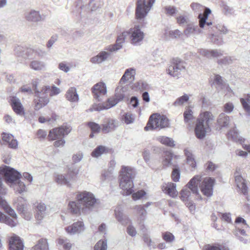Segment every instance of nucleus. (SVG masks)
I'll return each instance as SVG.
<instances>
[{
  "mask_svg": "<svg viewBox=\"0 0 250 250\" xmlns=\"http://www.w3.org/2000/svg\"><path fill=\"white\" fill-rule=\"evenodd\" d=\"M155 0H137L135 10L136 18L142 20L148 14L153 6Z\"/></svg>",
  "mask_w": 250,
  "mask_h": 250,
  "instance_id": "6",
  "label": "nucleus"
},
{
  "mask_svg": "<svg viewBox=\"0 0 250 250\" xmlns=\"http://www.w3.org/2000/svg\"><path fill=\"white\" fill-rule=\"evenodd\" d=\"M177 22L181 26L185 24L188 25L190 21L189 20L188 17L187 15L185 14H180L176 17Z\"/></svg>",
  "mask_w": 250,
  "mask_h": 250,
  "instance_id": "48",
  "label": "nucleus"
},
{
  "mask_svg": "<svg viewBox=\"0 0 250 250\" xmlns=\"http://www.w3.org/2000/svg\"><path fill=\"white\" fill-rule=\"evenodd\" d=\"M166 14L168 16H174L177 13L178 10L173 6H167L165 8Z\"/></svg>",
  "mask_w": 250,
  "mask_h": 250,
  "instance_id": "55",
  "label": "nucleus"
},
{
  "mask_svg": "<svg viewBox=\"0 0 250 250\" xmlns=\"http://www.w3.org/2000/svg\"><path fill=\"white\" fill-rule=\"evenodd\" d=\"M31 250H48V245L46 239H40L39 240Z\"/></svg>",
  "mask_w": 250,
  "mask_h": 250,
  "instance_id": "40",
  "label": "nucleus"
},
{
  "mask_svg": "<svg viewBox=\"0 0 250 250\" xmlns=\"http://www.w3.org/2000/svg\"><path fill=\"white\" fill-rule=\"evenodd\" d=\"M229 116L224 113H222L218 116L217 120V129L220 130L223 127L227 126L229 123Z\"/></svg>",
  "mask_w": 250,
  "mask_h": 250,
  "instance_id": "32",
  "label": "nucleus"
},
{
  "mask_svg": "<svg viewBox=\"0 0 250 250\" xmlns=\"http://www.w3.org/2000/svg\"><path fill=\"white\" fill-rule=\"evenodd\" d=\"M171 177L174 182H178L180 177V171L179 168H175L173 169L172 174Z\"/></svg>",
  "mask_w": 250,
  "mask_h": 250,
  "instance_id": "59",
  "label": "nucleus"
},
{
  "mask_svg": "<svg viewBox=\"0 0 250 250\" xmlns=\"http://www.w3.org/2000/svg\"><path fill=\"white\" fill-rule=\"evenodd\" d=\"M115 215L116 219L122 225H126L131 221L127 216L123 214V208L121 206H118L116 208Z\"/></svg>",
  "mask_w": 250,
  "mask_h": 250,
  "instance_id": "27",
  "label": "nucleus"
},
{
  "mask_svg": "<svg viewBox=\"0 0 250 250\" xmlns=\"http://www.w3.org/2000/svg\"><path fill=\"white\" fill-rule=\"evenodd\" d=\"M128 35V31L122 32L118 36L116 43L106 46L105 48V50L109 52H113L120 49L123 46V43L125 42L127 36Z\"/></svg>",
  "mask_w": 250,
  "mask_h": 250,
  "instance_id": "13",
  "label": "nucleus"
},
{
  "mask_svg": "<svg viewBox=\"0 0 250 250\" xmlns=\"http://www.w3.org/2000/svg\"><path fill=\"white\" fill-rule=\"evenodd\" d=\"M110 56V53L106 51H102L96 56L90 59V62L94 64H100L106 61Z\"/></svg>",
  "mask_w": 250,
  "mask_h": 250,
  "instance_id": "29",
  "label": "nucleus"
},
{
  "mask_svg": "<svg viewBox=\"0 0 250 250\" xmlns=\"http://www.w3.org/2000/svg\"><path fill=\"white\" fill-rule=\"evenodd\" d=\"M135 74V70L133 68H130L126 69L124 74L122 77L120 81V83H125L128 81H132L134 79Z\"/></svg>",
  "mask_w": 250,
  "mask_h": 250,
  "instance_id": "36",
  "label": "nucleus"
},
{
  "mask_svg": "<svg viewBox=\"0 0 250 250\" xmlns=\"http://www.w3.org/2000/svg\"><path fill=\"white\" fill-rule=\"evenodd\" d=\"M83 156V155L82 152H78L73 156L72 160L75 163H78L82 160Z\"/></svg>",
  "mask_w": 250,
  "mask_h": 250,
  "instance_id": "64",
  "label": "nucleus"
},
{
  "mask_svg": "<svg viewBox=\"0 0 250 250\" xmlns=\"http://www.w3.org/2000/svg\"><path fill=\"white\" fill-rule=\"evenodd\" d=\"M0 207L2 208L11 217L17 218V215L14 209L9 206L2 197L0 198Z\"/></svg>",
  "mask_w": 250,
  "mask_h": 250,
  "instance_id": "37",
  "label": "nucleus"
},
{
  "mask_svg": "<svg viewBox=\"0 0 250 250\" xmlns=\"http://www.w3.org/2000/svg\"><path fill=\"white\" fill-rule=\"evenodd\" d=\"M23 243L20 237L17 235H14L9 238V250H23Z\"/></svg>",
  "mask_w": 250,
  "mask_h": 250,
  "instance_id": "19",
  "label": "nucleus"
},
{
  "mask_svg": "<svg viewBox=\"0 0 250 250\" xmlns=\"http://www.w3.org/2000/svg\"><path fill=\"white\" fill-rule=\"evenodd\" d=\"M189 98V96L187 94H184L176 100L173 103V105L175 106L183 105L184 103L188 101Z\"/></svg>",
  "mask_w": 250,
  "mask_h": 250,
  "instance_id": "52",
  "label": "nucleus"
},
{
  "mask_svg": "<svg viewBox=\"0 0 250 250\" xmlns=\"http://www.w3.org/2000/svg\"><path fill=\"white\" fill-rule=\"evenodd\" d=\"M215 183L214 178L197 175L194 176L188 183V188L193 193H198V186L202 193L207 197H210L213 194V187Z\"/></svg>",
  "mask_w": 250,
  "mask_h": 250,
  "instance_id": "2",
  "label": "nucleus"
},
{
  "mask_svg": "<svg viewBox=\"0 0 250 250\" xmlns=\"http://www.w3.org/2000/svg\"><path fill=\"white\" fill-rule=\"evenodd\" d=\"M136 84L138 88L141 90H147L149 87L146 82L142 81L138 82Z\"/></svg>",
  "mask_w": 250,
  "mask_h": 250,
  "instance_id": "62",
  "label": "nucleus"
},
{
  "mask_svg": "<svg viewBox=\"0 0 250 250\" xmlns=\"http://www.w3.org/2000/svg\"><path fill=\"white\" fill-rule=\"evenodd\" d=\"M128 32L131 44L139 45L142 43L145 38V33L141 30L139 25H135L130 28Z\"/></svg>",
  "mask_w": 250,
  "mask_h": 250,
  "instance_id": "10",
  "label": "nucleus"
},
{
  "mask_svg": "<svg viewBox=\"0 0 250 250\" xmlns=\"http://www.w3.org/2000/svg\"><path fill=\"white\" fill-rule=\"evenodd\" d=\"M65 98L70 102H78L79 101V96L77 89L74 87H70L66 92Z\"/></svg>",
  "mask_w": 250,
  "mask_h": 250,
  "instance_id": "31",
  "label": "nucleus"
},
{
  "mask_svg": "<svg viewBox=\"0 0 250 250\" xmlns=\"http://www.w3.org/2000/svg\"><path fill=\"white\" fill-rule=\"evenodd\" d=\"M0 223L5 224L11 227H14L18 223L17 218L10 217L0 211Z\"/></svg>",
  "mask_w": 250,
  "mask_h": 250,
  "instance_id": "33",
  "label": "nucleus"
},
{
  "mask_svg": "<svg viewBox=\"0 0 250 250\" xmlns=\"http://www.w3.org/2000/svg\"><path fill=\"white\" fill-rule=\"evenodd\" d=\"M186 69V62L181 59L176 58L172 60V64L167 70V73L173 77L178 78L181 73Z\"/></svg>",
  "mask_w": 250,
  "mask_h": 250,
  "instance_id": "7",
  "label": "nucleus"
},
{
  "mask_svg": "<svg viewBox=\"0 0 250 250\" xmlns=\"http://www.w3.org/2000/svg\"><path fill=\"white\" fill-rule=\"evenodd\" d=\"M107 242L106 240L99 241L94 247V250H106Z\"/></svg>",
  "mask_w": 250,
  "mask_h": 250,
  "instance_id": "54",
  "label": "nucleus"
},
{
  "mask_svg": "<svg viewBox=\"0 0 250 250\" xmlns=\"http://www.w3.org/2000/svg\"><path fill=\"white\" fill-rule=\"evenodd\" d=\"M169 120L165 115L154 114L151 115L145 130L148 131L153 129L163 128L169 126Z\"/></svg>",
  "mask_w": 250,
  "mask_h": 250,
  "instance_id": "5",
  "label": "nucleus"
},
{
  "mask_svg": "<svg viewBox=\"0 0 250 250\" xmlns=\"http://www.w3.org/2000/svg\"><path fill=\"white\" fill-rule=\"evenodd\" d=\"M124 120L125 123L127 125L131 124L133 123L134 121V116L131 113H127L124 116Z\"/></svg>",
  "mask_w": 250,
  "mask_h": 250,
  "instance_id": "58",
  "label": "nucleus"
},
{
  "mask_svg": "<svg viewBox=\"0 0 250 250\" xmlns=\"http://www.w3.org/2000/svg\"><path fill=\"white\" fill-rule=\"evenodd\" d=\"M235 182L237 188L241 191L244 194H246L248 191V187L244 180L242 177L239 175L238 171L235 173Z\"/></svg>",
  "mask_w": 250,
  "mask_h": 250,
  "instance_id": "30",
  "label": "nucleus"
},
{
  "mask_svg": "<svg viewBox=\"0 0 250 250\" xmlns=\"http://www.w3.org/2000/svg\"><path fill=\"white\" fill-rule=\"evenodd\" d=\"M162 189L164 193L171 197H175L178 195L176 184L171 182L164 183L162 186Z\"/></svg>",
  "mask_w": 250,
  "mask_h": 250,
  "instance_id": "24",
  "label": "nucleus"
},
{
  "mask_svg": "<svg viewBox=\"0 0 250 250\" xmlns=\"http://www.w3.org/2000/svg\"><path fill=\"white\" fill-rule=\"evenodd\" d=\"M135 170L130 167L122 166L120 174V187L124 191L123 194L128 195L133 191V179Z\"/></svg>",
  "mask_w": 250,
  "mask_h": 250,
  "instance_id": "3",
  "label": "nucleus"
},
{
  "mask_svg": "<svg viewBox=\"0 0 250 250\" xmlns=\"http://www.w3.org/2000/svg\"><path fill=\"white\" fill-rule=\"evenodd\" d=\"M88 125L92 131V133L90 135V137L91 138H92L94 136V133H98L101 129H102L98 124L94 122L88 123Z\"/></svg>",
  "mask_w": 250,
  "mask_h": 250,
  "instance_id": "51",
  "label": "nucleus"
},
{
  "mask_svg": "<svg viewBox=\"0 0 250 250\" xmlns=\"http://www.w3.org/2000/svg\"><path fill=\"white\" fill-rule=\"evenodd\" d=\"M118 126L117 121L112 119H105L102 124V130L105 133L114 130Z\"/></svg>",
  "mask_w": 250,
  "mask_h": 250,
  "instance_id": "22",
  "label": "nucleus"
},
{
  "mask_svg": "<svg viewBox=\"0 0 250 250\" xmlns=\"http://www.w3.org/2000/svg\"><path fill=\"white\" fill-rule=\"evenodd\" d=\"M173 157V154L170 151H165L163 153V164L164 166L167 167L171 164V160Z\"/></svg>",
  "mask_w": 250,
  "mask_h": 250,
  "instance_id": "46",
  "label": "nucleus"
},
{
  "mask_svg": "<svg viewBox=\"0 0 250 250\" xmlns=\"http://www.w3.org/2000/svg\"><path fill=\"white\" fill-rule=\"evenodd\" d=\"M134 209L136 211V214L138 216V219L140 221H143L146 219L147 214L146 210L144 207L141 205L136 206Z\"/></svg>",
  "mask_w": 250,
  "mask_h": 250,
  "instance_id": "45",
  "label": "nucleus"
},
{
  "mask_svg": "<svg viewBox=\"0 0 250 250\" xmlns=\"http://www.w3.org/2000/svg\"><path fill=\"white\" fill-rule=\"evenodd\" d=\"M146 194V193L144 190H140L132 194V198L134 200H139L144 196Z\"/></svg>",
  "mask_w": 250,
  "mask_h": 250,
  "instance_id": "60",
  "label": "nucleus"
},
{
  "mask_svg": "<svg viewBox=\"0 0 250 250\" xmlns=\"http://www.w3.org/2000/svg\"><path fill=\"white\" fill-rule=\"evenodd\" d=\"M211 130L210 127L204 124L197 120L195 127V134L199 139H203L207 134Z\"/></svg>",
  "mask_w": 250,
  "mask_h": 250,
  "instance_id": "16",
  "label": "nucleus"
},
{
  "mask_svg": "<svg viewBox=\"0 0 250 250\" xmlns=\"http://www.w3.org/2000/svg\"><path fill=\"white\" fill-rule=\"evenodd\" d=\"M130 86L128 84L124 83H120L116 88L115 96L118 97L119 99H124L126 96L128 94Z\"/></svg>",
  "mask_w": 250,
  "mask_h": 250,
  "instance_id": "28",
  "label": "nucleus"
},
{
  "mask_svg": "<svg viewBox=\"0 0 250 250\" xmlns=\"http://www.w3.org/2000/svg\"><path fill=\"white\" fill-rule=\"evenodd\" d=\"M71 127L68 125H63L59 127L54 128L49 131L48 139L50 141L56 140L68 135L71 131Z\"/></svg>",
  "mask_w": 250,
  "mask_h": 250,
  "instance_id": "9",
  "label": "nucleus"
},
{
  "mask_svg": "<svg viewBox=\"0 0 250 250\" xmlns=\"http://www.w3.org/2000/svg\"><path fill=\"white\" fill-rule=\"evenodd\" d=\"M10 187L13 188L16 192L20 194L26 191V186L24 183L20 180H19L14 184H11Z\"/></svg>",
  "mask_w": 250,
  "mask_h": 250,
  "instance_id": "41",
  "label": "nucleus"
},
{
  "mask_svg": "<svg viewBox=\"0 0 250 250\" xmlns=\"http://www.w3.org/2000/svg\"><path fill=\"white\" fill-rule=\"evenodd\" d=\"M75 199V201L69 202L68 208L71 213L77 216L89 214L99 204V200L93 193L85 190L77 192Z\"/></svg>",
  "mask_w": 250,
  "mask_h": 250,
  "instance_id": "1",
  "label": "nucleus"
},
{
  "mask_svg": "<svg viewBox=\"0 0 250 250\" xmlns=\"http://www.w3.org/2000/svg\"><path fill=\"white\" fill-rule=\"evenodd\" d=\"M94 98L98 101L102 100V97L107 93L106 86L105 83L100 82L95 84L92 88Z\"/></svg>",
  "mask_w": 250,
  "mask_h": 250,
  "instance_id": "15",
  "label": "nucleus"
},
{
  "mask_svg": "<svg viewBox=\"0 0 250 250\" xmlns=\"http://www.w3.org/2000/svg\"><path fill=\"white\" fill-rule=\"evenodd\" d=\"M205 250H229L227 247L222 245H208Z\"/></svg>",
  "mask_w": 250,
  "mask_h": 250,
  "instance_id": "56",
  "label": "nucleus"
},
{
  "mask_svg": "<svg viewBox=\"0 0 250 250\" xmlns=\"http://www.w3.org/2000/svg\"><path fill=\"white\" fill-rule=\"evenodd\" d=\"M184 153L186 156V160L188 164L191 167L195 168L196 166V163L191 150L188 148H185L184 149Z\"/></svg>",
  "mask_w": 250,
  "mask_h": 250,
  "instance_id": "38",
  "label": "nucleus"
},
{
  "mask_svg": "<svg viewBox=\"0 0 250 250\" xmlns=\"http://www.w3.org/2000/svg\"><path fill=\"white\" fill-rule=\"evenodd\" d=\"M214 119V116L211 112L209 111H204L200 114L197 120L204 124L207 126L210 127Z\"/></svg>",
  "mask_w": 250,
  "mask_h": 250,
  "instance_id": "25",
  "label": "nucleus"
},
{
  "mask_svg": "<svg viewBox=\"0 0 250 250\" xmlns=\"http://www.w3.org/2000/svg\"><path fill=\"white\" fill-rule=\"evenodd\" d=\"M163 239L168 243L172 242L174 239V235L169 232H166L163 234Z\"/></svg>",
  "mask_w": 250,
  "mask_h": 250,
  "instance_id": "61",
  "label": "nucleus"
},
{
  "mask_svg": "<svg viewBox=\"0 0 250 250\" xmlns=\"http://www.w3.org/2000/svg\"><path fill=\"white\" fill-rule=\"evenodd\" d=\"M184 121L186 123L190 124L192 121L194 119L193 112L192 109L189 107H186L184 112Z\"/></svg>",
  "mask_w": 250,
  "mask_h": 250,
  "instance_id": "44",
  "label": "nucleus"
},
{
  "mask_svg": "<svg viewBox=\"0 0 250 250\" xmlns=\"http://www.w3.org/2000/svg\"><path fill=\"white\" fill-rule=\"evenodd\" d=\"M144 240L145 242L147 245V246L150 248V249H154L155 248V245L152 241L149 236L147 235H145L144 236Z\"/></svg>",
  "mask_w": 250,
  "mask_h": 250,
  "instance_id": "63",
  "label": "nucleus"
},
{
  "mask_svg": "<svg viewBox=\"0 0 250 250\" xmlns=\"http://www.w3.org/2000/svg\"><path fill=\"white\" fill-rule=\"evenodd\" d=\"M23 199L21 197L18 198V202L16 203L18 211L21 216L26 220H30L32 218V213L27 208V206L25 203H22Z\"/></svg>",
  "mask_w": 250,
  "mask_h": 250,
  "instance_id": "12",
  "label": "nucleus"
},
{
  "mask_svg": "<svg viewBox=\"0 0 250 250\" xmlns=\"http://www.w3.org/2000/svg\"><path fill=\"white\" fill-rule=\"evenodd\" d=\"M182 34V32L178 29H175L174 30H170L166 31L165 35L166 37L169 38L174 39L178 38L180 37Z\"/></svg>",
  "mask_w": 250,
  "mask_h": 250,
  "instance_id": "49",
  "label": "nucleus"
},
{
  "mask_svg": "<svg viewBox=\"0 0 250 250\" xmlns=\"http://www.w3.org/2000/svg\"><path fill=\"white\" fill-rule=\"evenodd\" d=\"M202 32V30L193 22L188 23L184 31V34L187 37H193L195 38L196 35Z\"/></svg>",
  "mask_w": 250,
  "mask_h": 250,
  "instance_id": "18",
  "label": "nucleus"
},
{
  "mask_svg": "<svg viewBox=\"0 0 250 250\" xmlns=\"http://www.w3.org/2000/svg\"><path fill=\"white\" fill-rule=\"evenodd\" d=\"M78 174L77 171L70 170L66 174L55 173L54 174L55 181L59 185L70 186V182L74 176Z\"/></svg>",
  "mask_w": 250,
  "mask_h": 250,
  "instance_id": "11",
  "label": "nucleus"
},
{
  "mask_svg": "<svg viewBox=\"0 0 250 250\" xmlns=\"http://www.w3.org/2000/svg\"><path fill=\"white\" fill-rule=\"evenodd\" d=\"M25 19L28 22L37 23L44 20L43 16L39 11L31 9L27 11L24 14Z\"/></svg>",
  "mask_w": 250,
  "mask_h": 250,
  "instance_id": "17",
  "label": "nucleus"
},
{
  "mask_svg": "<svg viewBox=\"0 0 250 250\" xmlns=\"http://www.w3.org/2000/svg\"><path fill=\"white\" fill-rule=\"evenodd\" d=\"M58 68L60 70L65 73L68 72L70 70L69 64H68L65 62H62L59 63L58 65Z\"/></svg>",
  "mask_w": 250,
  "mask_h": 250,
  "instance_id": "57",
  "label": "nucleus"
},
{
  "mask_svg": "<svg viewBox=\"0 0 250 250\" xmlns=\"http://www.w3.org/2000/svg\"><path fill=\"white\" fill-rule=\"evenodd\" d=\"M123 100V99H119L118 97L115 96L114 98L108 99V104H107L105 106H102L101 105H94L92 108L89 109V110L90 111H93L94 110L100 111L104 109H108L115 105L120 101Z\"/></svg>",
  "mask_w": 250,
  "mask_h": 250,
  "instance_id": "23",
  "label": "nucleus"
},
{
  "mask_svg": "<svg viewBox=\"0 0 250 250\" xmlns=\"http://www.w3.org/2000/svg\"><path fill=\"white\" fill-rule=\"evenodd\" d=\"M191 189L188 188L187 185V187L183 188L181 191L180 198L183 201H188L191 195Z\"/></svg>",
  "mask_w": 250,
  "mask_h": 250,
  "instance_id": "47",
  "label": "nucleus"
},
{
  "mask_svg": "<svg viewBox=\"0 0 250 250\" xmlns=\"http://www.w3.org/2000/svg\"><path fill=\"white\" fill-rule=\"evenodd\" d=\"M198 53L203 57L211 59L214 58H219L223 55V52L220 50H209L205 48H200L198 50Z\"/></svg>",
  "mask_w": 250,
  "mask_h": 250,
  "instance_id": "20",
  "label": "nucleus"
},
{
  "mask_svg": "<svg viewBox=\"0 0 250 250\" xmlns=\"http://www.w3.org/2000/svg\"><path fill=\"white\" fill-rule=\"evenodd\" d=\"M215 32H213L212 30L210 31H208L207 33L209 36V39L213 43L220 45L223 43V38L221 37H219L216 34Z\"/></svg>",
  "mask_w": 250,
  "mask_h": 250,
  "instance_id": "43",
  "label": "nucleus"
},
{
  "mask_svg": "<svg viewBox=\"0 0 250 250\" xmlns=\"http://www.w3.org/2000/svg\"><path fill=\"white\" fill-rule=\"evenodd\" d=\"M46 206L44 203L42 202L37 204L36 206V214L35 218L38 223L42 222V220L46 215Z\"/></svg>",
  "mask_w": 250,
  "mask_h": 250,
  "instance_id": "21",
  "label": "nucleus"
},
{
  "mask_svg": "<svg viewBox=\"0 0 250 250\" xmlns=\"http://www.w3.org/2000/svg\"><path fill=\"white\" fill-rule=\"evenodd\" d=\"M228 137L229 139H231L234 141H242V139L240 138L237 131L235 129H233L229 131L228 133Z\"/></svg>",
  "mask_w": 250,
  "mask_h": 250,
  "instance_id": "53",
  "label": "nucleus"
},
{
  "mask_svg": "<svg viewBox=\"0 0 250 250\" xmlns=\"http://www.w3.org/2000/svg\"><path fill=\"white\" fill-rule=\"evenodd\" d=\"M211 13V10L206 8L203 14L200 13L198 15L199 25L200 28L204 30L209 31L212 30L213 32H219L222 34H226L229 32L228 29L223 25L218 24L215 26L212 25L211 21H208V15Z\"/></svg>",
  "mask_w": 250,
  "mask_h": 250,
  "instance_id": "4",
  "label": "nucleus"
},
{
  "mask_svg": "<svg viewBox=\"0 0 250 250\" xmlns=\"http://www.w3.org/2000/svg\"><path fill=\"white\" fill-rule=\"evenodd\" d=\"M49 99L47 96H39L38 100H35V109L38 110L42 108V107L46 105L49 103Z\"/></svg>",
  "mask_w": 250,
  "mask_h": 250,
  "instance_id": "39",
  "label": "nucleus"
},
{
  "mask_svg": "<svg viewBox=\"0 0 250 250\" xmlns=\"http://www.w3.org/2000/svg\"><path fill=\"white\" fill-rule=\"evenodd\" d=\"M29 68L36 71H42L46 70V63L39 60H33L29 63Z\"/></svg>",
  "mask_w": 250,
  "mask_h": 250,
  "instance_id": "35",
  "label": "nucleus"
},
{
  "mask_svg": "<svg viewBox=\"0 0 250 250\" xmlns=\"http://www.w3.org/2000/svg\"><path fill=\"white\" fill-rule=\"evenodd\" d=\"M85 229L84 223L82 221H78L64 228L65 231L70 235L82 233Z\"/></svg>",
  "mask_w": 250,
  "mask_h": 250,
  "instance_id": "14",
  "label": "nucleus"
},
{
  "mask_svg": "<svg viewBox=\"0 0 250 250\" xmlns=\"http://www.w3.org/2000/svg\"><path fill=\"white\" fill-rule=\"evenodd\" d=\"M105 151V147L103 146H99L95 148L91 153L93 157L98 158L101 156Z\"/></svg>",
  "mask_w": 250,
  "mask_h": 250,
  "instance_id": "50",
  "label": "nucleus"
},
{
  "mask_svg": "<svg viewBox=\"0 0 250 250\" xmlns=\"http://www.w3.org/2000/svg\"><path fill=\"white\" fill-rule=\"evenodd\" d=\"M11 105L14 111L20 116H24L25 112L24 108L20 100L16 97H13L11 99Z\"/></svg>",
  "mask_w": 250,
  "mask_h": 250,
  "instance_id": "26",
  "label": "nucleus"
},
{
  "mask_svg": "<svg viewBox=\"0 0 250 250\" xmlns=\"http://www.w3.org/2000/svg\"><path fill=\"white\" fill-rule=\"evenodd\" d=\"M0 172L4 175L6 183L10 186L20 180L21 174L15 169L8 166L0 167Z\"/></svg>",
  "mask_w": 250,
  "mask_h": 250,
  "instance_id": "8",
  "label": "nucleus"
},
{
  "mask_svg": "<svg viewBox=\"0 0 250 250\" xmlns=\"http://www.w3.org/2000/svg\"><path fill=\"white\" fill-rule=\"evenodd\" d=\"M2 139L8 144L9 147L13 149L17 148L18 141L12 135L3 133L2 134Z\"/></svg>",
  "mask_w": 250,
  "mask_h": 250,
  "instance_id": "34",
  "label": "nucleus"
},
{
  "mask_svg": "<svg viewBox=\"0 0 250 250\" xmlns=\"http://www.w3.org/2000/svg\"><path fill=\"white\" fill-rule=\"evenodd\" d=\"M156 140L162 144L169 147H174L175 146L174 141L167 136H159L157 137Z\"/></svg>",
  "mask_w": 250,
  "mask_h": 250,
  "instance_id": "42",
  "label": "nucleus"
}]
</instances>
